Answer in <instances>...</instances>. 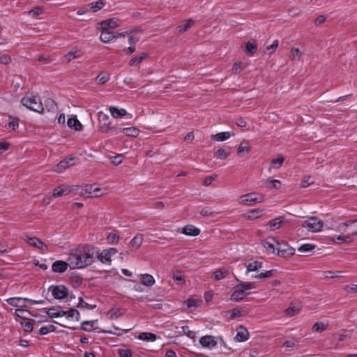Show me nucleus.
I'll use <instances>...</instances> for the list:
<instances>
[{"label": "nucleus", "instance_id": "nucleus-15", "mask_svg": "<svg viewBox=\"0 0 357 357\" xmlns=\"http://www.w3.org/2000/svg\"><path fill=\"white\" fill-rule=\"evenodd\" d=\"M116 38V36H115L114 32L110 31L108 29H102V33L100 36V39L102 42L109 43Z\"/></svg>", "mask_w": 357, "mask_h": 357}, {"label": "nucleus", "instance_id": "nucleus-26", "mask_svg": "<svg viewBox=\"0 0 357 357\" xmlns=\"http://www.w3.org/2000/svg\"><path fill=\"white\" fill-rule=\"evenodd\" d=\"M230 147H227L226 149L225 148H221V149H219L216 152H215V156L218 158V159H225L227 158L231 153V151H230Z\"/></svg>", "mask_w": 357, "mask_h": 357}, {"label": "nucleus", "instance_id": "nucleus-33", "mask_svg": "<svg viewBox=\"0 0 357 357\" xmlns=\"http://www.w3.org/2000/svg\"><path fill=\"white\" fill-rule=\"evenodd\" d=\"M139 339L147 342H153L156 340L157 337L151 333H142L139 335Z\"/></svg>", "mask_w": 357, "mask_h": 357}, {"label": "nucleus", "instance_id": "nucleus-1", "mask_svg": "<svg viewBox=\"0 0 357 357\" xmlns=\"http://www.w3.org/2000/svg\"><path fill=\"white\" fill-rule=\"evenodd\" d=\"M96 254V248L94 247H80L70 252L67 261L71 269L84 268L94 262Z\"/></svg>", "mask_w": 357, "mask_h": 357}, {"label": "nucleus", "instance_id": "nucleus-5", "mask_svg": "<svg viewBox=\"0 0 357 357\" xmlns=\"http://www.w3.org/2000/svg\"><path fill=\"white\" fill-rule=\"evenodd\" d=\"M277 255L282 257L292 256L295 252V249L290 247L287 243L282 241L277 242Z\"/></svg>", "mask_w": 357, "mask_h": 357}, {"label": "nucleus", "instance_id": "nucleus-20", "mask_svg": "<svg viewBox=\"0 0 357 357\" xmlns=\"http://www.w3.org/2000/svg\"><path fill=\"white\" fill-rule=\"evenodd\" d=\"M96 252L97 254H96V258H97L98 260L102 263L107 264L111 261V257L105 250H104L102 252H99V250L96 248Z\"/></svg>", "mask_w": 357, "mask_h": 357}, {"label": "nucleus", "instance_id": "nucleus-34", "mask_svg": "<svg viewBox=\"0 0 357 357\" xmlns=\"http://www.w3.org/2000/svg\"><path fill=\"white\" fill-rule=\"evenodd\" d=\"M109 79V75L107 73H100L96 78V82L99 84H104Z\"/></svg>", "mask_w": 357, "mask_h": 357}, {"label": "nucleus", "instance_id": "nucleus-47", "mask_svg": "<svg viewBox=\"0 0 357 357\" xmlns=\"http://www.w3.org/2000/svg\"><path fill=\"white\" fill-rule=\"evenodd\" d=\"M314 248H315V245H312V244H304V245H302L298 249V250L300 252H311L312 250H314Z\"/></svg>", "mask_w": 357, "mask_h": 357}, {"label": "nucleus", "instance_id": "nucleus-7", "mask_svg": "<svg viewBox=\"0 0 357 357\" xmlns=\"http://www.w3.org/2000/svg\"><path fill=\"white\" fill-rule=\"evenodd\" d=\"M234 292L231 296V300L234 301H239L246 297L247 294L243 286L239 283L234 288Z\"/></svg>", "mask_w": 357, "mask_h": 357}, {"label": "nucleus", "instance_id": "nucleus-57", "mask_svg": "<svg viewBox=\"0 0 357 357\" xmlns=\"http://www.w3.org/2000/svg\"><path fill=\"white\" fill-rule=\"evenodd\" d=\"M119 354L121 357H131L132 351L128 349H119Z\"/></svg>", "mask_w": 357, "mask_h": 357}, {"label": "nucleus", "instance_id": "nucleus-48", "mask_svg": "<svg viewBox=\"0 0 357 357\" xmlns=\"http://www.w3.org/2000/svg\"><path fill=\"white\" fill-rule=\"evenodd\" d=\"M300 311L299 307H296L295 306L289 307L285 310V314L289 317H293L296 314Z\"/></svg>", "mask_w": 357, "mask_h": 357}, {"label": "nucleus", "instance_id": "nucleus-22", "mask_svg": "<svg viewBox=\"0 0 357 357\" xmlns=\"http://www.w3.org/2000/svg\"><path fill=\"white\" fill-rule=\"evenodd\" d=\"M284 218L283 216L276 218L270 220L267 225L271 227V230H275L281 227L282 222H284Z\"/></svg>", "mask_w": 357, "mask_h": 357}, {"label": "nucleus", "instance_id": "nucleus-28", "mask_svg": "<svg viewBox=\"0 0 357 357\" xmlns=\"http://www.w3.org/2000/svg\"><path fill=\"white\" fill-rule=\"evenodd\" d=\"M229 271L227 268H221L214 273V278L215 280H220L227 276L229 275Z\"/></svg>", "mask_w": 357, "mask_h": 357}, {"label": "nucleus", "instance_id": "nucleus-46", "mask_svg": "<svg viewBox=\"0 0 357 357\" xmlns=\"http://www.w3.org/2000/svg\"><path fill=\"white\" fill-rule=\"evenodd\" d=\"M327 325L323 322H317L312 326V331L314 332H321L326 328Z\"/></svg>", "mask_w": 357, "mask_h": 357}, {"label": "nucleus", "instance_id": "nucleus-55", "mask_svg": "<svg viewBox=\"0 0 357 357\" xmlns=\"http://www.w3.org/2000/svg\"><path fill=\"white\" fill-rule=\"evenodd\" d=\"M116 127H112V126H109V125H106L105 123L100 124L99 126V130L103 133H107L110 130H116Z\"/></svg>", "mask_w": 357, "mask_h": 357}, {"label": "nucleus", "instance_id": "nucleus-37", "mask_svg": "<svg viewBox=\"0 0 357 357\" xmlns=\"http://www.w3.org/2000/svg\"><path fill=\"white\" fill-rule=\"evenodd\" d=\"M326 278H343L342 272L341 271H325L324 273Z\"/></svg>", "mask_w": 357, "mask_h": 357}, {"label": "nucleus", "instance_id": "nucleus-31", "mask_svg": "<svg viewBox=\"0 0 357 357\" xmlns=\"http://www.w3.org/2000/svg\"><path fill=\"white\" fill-rule=\"evenodd\" d=\"M142 278V283L144 285L151 287L155 283V280L151 275L149 274H142L141 275Z\"/></svg>", "mask_w": 357, "mask_h": 357}, {"label": "nucleus", "instance_id": "nucleus-51", "mask_svg": "<svg viewBox=\"0 0 357 357\" xmlns=\"http://www.w3.org/2000/svg\"><path fill=\"white\" fill-rule=\"evenodd\" d=\"M108 314L110 319H116L121 316L122 313L120 312L119 309L112 308L109 311Z\"/></svg>", "mask_w": 357, "mask_h": 357}, {"label": "nucleus", "instance_id": "nucleus-9", "mask_svg": "<svg viewBox=\"0 0 357 357\" xmlns=\"http://www.w3.org/2000/svg\"><path fill=\"white\" fill-rule=\"evenodd\" d=\"M27 242L30 245L40 249L42 252H45L48 250L47 245H45L39 238L36 237L28 238Z\"/></svg>", "mask_w": 357, "mask_h": 357}, {"label": "nucleus", "instance_id": "nucleus-64", "mask_svg": "<svg viewBox=\"0 0 357 357\" xmlns=\"http://www.w3.org/2000/svg\"><path fill=\"white\" fill-rule=\"evenodd\" d=\"M344 289L347 293L357 292V284L345 285Z\"/></svg>", "mask_w": 357, "mask_h": 357}, {"label": "nucleus", "instance_id": "nucleus-45", "mask_svg": "<svg viewBox=\"0 0 357 357\" xmlns=\"http://www.w3.org/2000/svg\"><path fill=\"white\" fill-rule=\"evenodd\" d=\"M313 183H314V179L312 176H305L303 178V180L301 181V188H307L310 184H312Z\"/></svg>", "mask_w": 357, "mask_h": 357}, {"label": "nucleus", "instance_id": "nucleus-14", "mask_svg": "<svg viewBox=\"0 0 357 357\" xmlns=\"http://www.w3.org/2000/svg\"><path fill=\"white\" fill-rule=\"evenodd\" d=\"M278 241L274 238H268L262 243L263 246L271 253H274L276 250L275 244H277Z\"/></svg>", "mask_w": 357, "mask_h": 357}, {"label": "nucleus", "instance_id": "nucleus-27", "mask_svg": "<svg viewBox=\"0 0 357 357\" xmlns=\"http://www.w3.org/2000/svg\"><path fill=\"white\" fill-rule=\"evenodd\" d=\"M234 135V134H232ZM231 136L229 132H219L212 136V139L217 142H222L229 139Z\"/></svg>", "mask_w": 357, "mask_h": 357}, {"label": "nucleus", "instance_id": "nucleus-44", "mask_svg": "<svg viewBox=\"0 0 357 357\" xmlns=\"http://www.w3.org/2000/svg\"><path fill=\"white\" fill-rule=\"evenodd\" d=\"M26 301L28 298H22V297H15V298H10L7 300V303L13 307H18L19 305L17 303V301Z\"/></svg>", "mask_w": 357, "mask_h": 357}, {"label": "nucleus", "instance_id": "nucleus-13", "mask_svg": "<svg viewBox=\"0 0 357 357\" xmlns=\"http://www.w3.org/2000/svg\"><path fill=\"white\" fill-rule=\"evenodd\" d=\"M69 262L64 261H56L52 264V271L55 273H63L68 268Z\"/></svg>", "mask_w": 357, "mask_h": 357}, {"label": "nucleus", "instance_id": "nucleus-39", "mask_svg": "<svg viewBox=\"0 0 357 357\" xmlns=\"http://www.w3.org/2000/svg\"><path fill=\"white\" fill-rule=\"evenodd\" d=\"M93 185H86L84 187L80 188L79 194L83 196L91 197Z\"/></svg>", "mask_w": 357, "mask_h": 357}, {"label": "nucleus", "instance_id": "nucleus-16", "mask_svg": "<svg viewBox=\"0 0 357 357\" xmlns=\"http://www.w3.org/2000/svg\"><path fill=\"white\" fill-rule=\"evenodd\" d=\"M199 232L200 230L193 225H186L182 229V233L187 236H196Z\"/></svg>", "mask_w": 357, "mask_h": 357}, {"label": "nucleus", "instance_id": "nucleus-6", "mask_svg": "<svg viewBox=\"0 0 357 357\" xmlns=\"http://www.w3.org/2000/svg\"><path fill=\"white\" fill-rule=\"evenodd\" d=\"M49 290L55 299H63L68 296V290L64 285L51 286Z\"/></svg>", "mask_w": 357, "mask_h": 357}, {"label": "nucleus", "instance_id": "nucleus-17", "mask_svg": "<svg viewBox=\"0 0 357 357\" xmlns=\"http://www.w3.org/2000/svg\"><path fill=\"white\" fill-rule=\"evenodd\" d=\"M109 111L110 112L111 115L114 118H116V119L119 118V117L124 116L127 114V112L126 109H124L123 108L119 109L118 107H116L115 106H109Z\"/></svg>", "mask_w": 357, "mask_h": 357}, {"label": "nucleus", "instance_id": "nucleus-25", "mask_svg": "<svg viewBox=\"0 0 357 357\" xmlns=\"http://www.w3.org/2000/svg\"><path fill=\"white\" fill-rule=\"evenodd\" d=\"M261 267L262 262L254 261L246 266V274H248L250 272L257 271L261 268Z\"/></svg>", "mask_w": 357, "mask_h": 357}, {"label": "nucleus", "instance_id": "nucleus-35", "mask_svg": "<svg viewBox=\"0 0 357 357\" xmlns=\"http://www.w3.org/2000/svg\"><path fill=\"white\" fill-rule=\"evenodd\" d=\"M245 52L247 54H248L250 55H253L255 51L257 48V45L255 43V42H254V41L253 42L248 41L245 44Z\"/></svg>", "mask_w": 357, "mask_h": 357}, {"label": "nucleus", "instance_id": "nucleus-24", "mask_svg": "<svg viewBox=\"0 0 357 357\" xmlns=\"http://www.w3.org/2000/svg\"><path fill=\"white\" fill-rule=\"evenodd\" d=\"M195 24L194 20L192 19H188L184 22V23L177 27V31L178 33H184L187 31L190 27L193 26Z\"/></svg>", "mask_w": 357, "mask_h": 357}, {"label": "nucleus", "instance_id": "nucleus-30", "mask_svg": "<svg viewBox=\"0 0 357 357\" xmlns=\"http://www.w3.org/2000/svg\"><path fill=\"white\" fill-rule=\"evenodd\" d=\"M62 314L68 318L75 317L76 321L79 320L80 314L76 309L71 308L69 311L62 310Z\"/></svg>", "mask_w": 357, "mask_h": 357}, {"label": "nucleus", "instance_id": "nucleus-60", "mask_svg": "<svg viewBox=\"0 0 357 357\" xmlns=\"http://www.w3.org/2000/svg\"><path fill=\"white\" fill-rule=\"evenodd\" d=\"M217 178V175H211L205 178L203 181V185L206 186H208L211 184V183Z\"/></svg>", "mask_w": 357, "mask_h": 357}, {"label": "nucleus", "instance_id": "nucleus-63", "mask_svg": "<svg viewBox=\"0 0 357 357\" xmlns=\"http://www.w3.org/2000/svg\"><path fill=\"white\" fill-rule=\"evenodd\" d=\"M242 70V63L241 62L235 63L232 67V72L235 74L239 73Z\"/></svg>", "mask_w": 357, "mask_h": 357}, {"label": "nucleus", "instance_id": "nucleus-32", "mask_svg": "<svg viewBox=\"0 0 357 357\" xmlns=\"http://www.w3.org/2000/svg\"><path fill=\"white\" fill-rule=\"evenodd\" d=\"M121 132L126 134L127 136L134 137H137L139 133V130L135 127L123 128L121 130Z\"/></svg>", "mask_w": 357, "mask_h": 357}, {"label": "nucleus", "instance_id": "nucleus-61", "mask_svg": "<svg viewBox=\"0 0 357 357\" xmlns=\"http://www.w3.org/2000/svg\"><path fill=\"white\" fill-rule=\"evenodd\" d=\"M200 214L203 216H208V215L213 216L214 212L212 211L211 208L205 207L201 210Z\"/></svg>", "mask_w": 357, "mask_h": 357}, {"label": "nucleus", "instance_id": "nucleus-12", "mask_svg": "<svg viewBox=\"0 0 357 357\" xmlns=\"http://www.w3.org/2000/svg\"><path fill=\"white\" fill-rule=\"evenodd\" d=\"M249 333L248 330L242 325L237 328V333L235 340L238 342H244L248 339Z\"/></svg>", "mask_w": 357, "mask_h": 357}, {"label": "nucleus", "instance_id": "nucleus-2", "mask_svg": "<svg viewBox=\"0 0 357 357\" xmlns=\"http://www.w3.org/2000/svg\"><path fill=\"white\" fill-rule=\"evenodd\" d=\"M21 102L24 106L34 112L40 113L43 111V104L38 95L27 93L22 98Z\"/></svg>", "mask_w": 357, "mask_h": 357}, {"label": "nucleus", "instance_id": "nucleus-8", "mask_svg": "<svg viewBox=\"0 0 357 357\" xmlns=\"http://www.w3.org/2000/svg\"><path fill=\"white\" fill-rule=\"evenodd\" d=\"M74 159L75 158L72 156L63 159L54 167V170L56 172H61L67 169L68 167L74 165Z\"/></svg>", "mask_w": 357, "mask_h": 357}, {"label": "nucleus", "instance_id": "nucleus-36", "mask_svg": "<svg viewBox=\"0 0 357 357\" xmlns=\"http://www.w3.org/2000/svg\"><path fill=\"white\" fill-rule=\"evenodd\" d=\"M173 279L176 281L178 284H183L185 282L184 275L182 272L179 271H175L173 273Z\"/></svg>", "mask_w": 357, "mask_h": 357}, {"label": "nucleus", "instance_id": "nucleus-42", "mask_svg": "<svg viewBox=\"0 0 357 357\" xmlns=\"http://www.w3.org/2000/svg\"><path fill=\"white\" fill-rule=\"evenodd\" d=\"M276 271L274 270V269H272V270H270V271H267L264 273H261L258 275H252V278H271L273 275L274 273Z\"/></svg>", "mask_w": 357, "mask_h": 357}, {"label": "nucleus", "instance_id": "nucleus-18", "mask_svg": "<svg viewBox=\"0 0 357 357\" xmlns=\"http://www.w3.org/2000/svg\"><path fill=\"white\" fill-rule=\"evenodd\" d=\"M149 56L147 52H142L139 55L134 56L129 61V65L130 66H135L142 62L144 59L148 58Z\"/></svg>", "mask_w": 357, "mask_h": 357}, {"label": "nucleus", "instance_id": "nucleus-11", "mask_svg": "<svg viewBox=\"0 0 357 357\" xmlns=\"http://www.w3.org/2000/svg\"><path fill=\"white\" fill-rule=\"evenodd\" d=\"M120 20L117 18H111L100 22L101 29H109L119 26Z\"/></svg>", "mask_w": 357, "mask_h": 357}, {"label": "nucleus", "instance_id": "nucleus-43", "mask_svg": "<svg viewBox=\"0 0 357 357\" xmlns=\"http://www.w3.org/2000/svg\"><path fill=\"white\" fill-rule=\"evenodd\" d=\"M301 53L298 48L293 47L291 50V52H290V54L289 56V57L291 60L299 59L301 58Z\"/></svg>", "mask_w": 357, "mask_h": 357}, {"label": "nucleus", "instance_id": "nucleus-10", "mask_svg": "<svg viewBox=\"0 0 357 357\" xmlns=\"http://www.w3.org/2000/svg\"><path fill=\"white\" fill-rule=\"evenodd\" d=\"M200 344L206 348L211 349L216 346L217 342L215 340L214 337L211 335L203 336L199 339Z\"/></svg>", "mask_w": 357, "mask_h": 357}, {"label": "nucleus", "instance_id": "nucleus-58", "mask_svg": "<svg viewBox=\"0 0 357 357\" xmlns=\"http://www.w3.org/2000/svg\"><path fill=\"white\" fill-rule=\"evenodd\" d=\"M93 321H84L82 323L81 329L85 331H90L93 326Z\"/></svg>", "mask_w": 357, "mask_h": 357}, {"label": "nucleus", "instance_id": "nucleus-23", "mask_svg": "<svg viewBox=\"0 0 357 357\" xmlns=\"http://www.w3.org/2000/svg\"><path fill=\"white\" fill-rule=\"evenodd\" d=\"M105 2L103 0H98L96 2H92L88 4L89 10L93 13L98 12L103 8Z\"/></svg>", "mask_w": 357, "mask_h": 357}, {"label": "nucleus", "instance_id": "nucleus-49", "mask_svg": "<svg viewBox=\"0 0 357 357\" xmlns=\"http://www.w3.org/2000/svg\"><path fill=\"white\" fill-rule=\"evenodd\" d=\"M9 120L10 121H9V123H8V126H9L10 128H11L13 130H15L16 128H18L19 119L17 118L10 116L9 117Z\"/></svg>", "mask_w": 357, "mask_h": 357}, {"label": "nucleus", "instance_id": "nucleus-53", "mask_svg": "<svg viewBox=\"0 0 357 357\" xmlns=\"http://www.w3.org/2000/svg\"><path fill=\"white\" fill-rule=\"evenodd\" d=\"M107 239L110 243H116L119 241V236L116 233H110Z\"/></svg>", "mask_w": 357, "mask_h": 357}, {"label": "nucleus", "instance_id": "nucleus-59", "mask_svg": "<svg viewBox=\"0 0 357 357\" xmlns=\"http://www.w3.org/2000/svg\"><path fill=\"white\" fill-rule=\"evenodd\" d=\"M278 47V40H275L272 45H270L266 47V52H268L269 54H271L275 51V50L277 49Z\"/></svg>", "mask_w": 357, "mask_h": 357}, {"label": "nucleus", "instance_id": "nucleus-4", "mask_svg": "<svg viewBox=\"0 0 357 357\" xmlns=\"http://www.w3.org/2000/svg\"><path fill=\"white\" fill-rule=\"evenodd\" d=\"M264 200V195H256L255 193H248L240 197L239 203L241 204H254L261 203Z\"/></svg>", "mask_w": 357, "mask_h": 357}, {"label": "nucleus", "instance_id": "nucleus-29", "mask_svg": "<svg viewBox=\"0 0 357 357\" xmlns=\"http://www.w3.org/2000/svg\"><path fill=\"white\" fill-rule=\"evenodd\" d=\"M70 192V189L67 186H59L53 190V196L61 197L64 195H67Z\"/></svg>", "mask_w": 357, "mask_h": 357}, {"label": "nucleus", "instance_id": "nucleus-38", "mask_svg": "<svg viewBox=\"0 0 357 357\" xmlns=\"http://www.w3.org/2000/svg\"><path fill=\"white\" fill-rule=\"evenodd\" d=\"M250 151V146L248 145V142H242L237 150V153L238 155H241L242 153L245 152L246 153H249Z\"/></svg>", "mask_w": 357, "mask_h": 357}, {"label": "nucleus", "instance_id": "nucleus-3", "mask_svg": "<svg viewBox=\"0 0 357 357\" xmlns=\"http://www.w3.org/2000/svg\"><path fill=\"white\" fill-rule=\"evenodd\" d=\"M303 227L307 228L310 231L318 232L323 227V222L317 217H310L301 224Z\"/></svg>", "mask_w": 357, "mask_h": 357}, {"label": "nucleus", "instance_id": "nucleus-40", "mask_svg": "<svg viewBox=\"0 0 357 357\" xmlns=\"http://www.w3.org/2000/svg\"><path fill=\"white\" fill-rule=\"evenodd\" d=\"M263 210L259 208L254 209L248 213V218L250 220L257 219L262 215Z\"/></svg>", "mask_w": 357, "mask_h": 357}, {"label": "nucleus", "instance_id": "nucleus-41", "mask_svg": "<svg viewBox=\"0 0 357 357\" xmlns=\"http://www.w3.org/2000/svg\"><path fill=\"white\" fill-rule=\"evenodd\" d=\"M45 312L46 314L48 315L49 317L50 318H56V317H63V314H62V311H60V312H54V309L51 307V308H45Z\"/></svg>", "mask_w": 357, "mask_h": 357}, {"label": "nucleus", "instance_id": "nucleus-52", "mask_svg": "<svg viewBox=\"0 0 357 357\" xmlns=\"http://www.w3.org/2000/svg\"><path fill=\"white\" fill-rule=\"evenodd\" d=\"M78 307H84L87 309H93L96 307V305H91L86 302L84 301L83 298L82 297L79 298V303L77 305Z\"/></svg>", "mask_w": 357, "mask_h": 357}, {"label": "nucleus", "instance_id": "nucleus-50", "mask_svg": "<svg viewBox=\"0 0 357 357\" xmlns=\"http://www.w3.org/2000/svg\"><path fill=\"white\" fill-rule=\"evenodd\" d=\"M284 158L281 155H278V157L271 160V164L276 168L280 167L284 162Z\"/></svg>", "mask_w": 357, "mask_h": 357}, {"label": "nucleus", "instance_id": "nucleus-19", "mask_svg": "<svg viewBox=\"0 0 357 357\" xmlns=\"http://www.w3.org/2000/svg\"><path fill=\"white\" fill-rule=\"evenodd\" d=\"M143 235L141 234H137L130 242L129 246L132 249H138L143 242Z\"/></svg>", "mask_w": 357, "mask_h": 357}, {"label": "nucleus", "instance_id": "nucleus-56", "mask_svg": "<svg viewBox=\"0 0 357 357\" xmlns=\"http://www.w3.org/2000/svg\"><path fill=\"white\" fill-rule=\"evenodd\" d=\"M352 234H348L347 236H338L336 237L337 240L339 241L340 243H347L351 241V236Z\"/></svg>", "mask_w": 357, "mask_h": 357}, {"label": "nucleus", "instance_id": "nucleus-54", "mask_svg": "<svg viewBox=\"0 0 357 357\" xmlns=\"http://www.w3.org/2000/svg\"><path fill=\"white\" fill-rule=\"evenodd\" d=\"M186 305L188 308H190L192 310V309H195L198 305V301L189 298L186 301Z\"/></svg>", "mask_w": 357, "mask_h": 357}, {"label": "nucleus", "instance_id": "nucleus-62", "mask_svg": "<svg viewBox=\"0 0 357 357\" xmlns=\"http://www.w3.org/2000/svg\"><path fill=\"white\" fill-rule=\"evenodd\" d=\"M241 285L243 286V288L246 290H250L252 289H255L256 287L255 282H241Z\"/></svg>", "mask_w": 357, "mask_h": 357}, {"label": "nucleus", "instance_id": "nucleus-21", "mask_svg": "<svg viewBox=\"0 0 357 357\" xmlns=\"http://www.w3.org/2000/svg\"><path fill=\"white\" fill-rule=\"evenodd\" d=\"M67 124L70 128H74L77 131H80L83 128L82 123L77 120L76 116L69 118Z\"/></svg>", "mask_w": 357, "mask_h": 357}]
</instances>
